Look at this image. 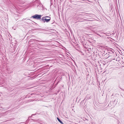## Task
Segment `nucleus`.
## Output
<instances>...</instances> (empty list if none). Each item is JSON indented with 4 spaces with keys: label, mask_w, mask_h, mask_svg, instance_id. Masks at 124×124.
<instances>
[{
    "label": "nucleus",
    "mask_w": 124,
    "mask_h": 124,
    "mask_svg": "<svg viewBox=\"0 0 124 124\" xmlns=\"http://www.w3.org/2000/svg\"><path fill=\"white\" fill-rule=\"evenodd\" d=\"M51 17L49 16H46L43 17L41 19V21H43L44 22H48L50 20Z\"/></svg>",
    "instance_id": "obj_1"
},
{
    "label": "nucleus",
    "mask_w": 124,
    "mask_h": 124,
    "mask_svg": "<svg viewBox=\"0 0 124 124\" xmlns=\"http://www.w3.org/2000/svg\"><path fill=\"white\" fill-rule=\"evenodd\" d=\"M41 15L36 14L32 16L31 17H32L34 19L39 20L41 19Z\"/></svg>",
    "instance_id": "obj_2"
},
{
    "label": "nucleus",
    "mask_w": 124,
    "mask_h": 124,
    "mask_svg": "<svg viewBox=\"0 0 124 124\" xmlns=\"http://www.w3.org/2000/svg\"><path fill=\"white\" fill-rule=\"evenodd\" d=\"M84 14H80V15H78V16L77 17L78 19V20H79V19H82V18L80 16H84Z\"/></svg>",
    "instance_id": "obj_3"
},
{
    "label": "nucleus",
    "mask_w": 124,
    "mask_h": 124,
    "mask_svg": "<svg viewBox=\"0 0 124 124\" xmlns=\"http://www.w3.org/2000/svg\"><path fill=\"white\" fill-rule=\"evenodd\" d=\"M57 119L58 120L59 122L61 124H63L62 122L60 120V119L58 117H57Z\"/></svg>",
    "instance_id": "obj_4"
},
{
    "label": "nucleus",
    "mask_w": 124,
    "mask_h": 124,
    "mask_svg": "<svg viewBox=\"0 0 124 124\" xmlns=\"http://www.w3.org/2000/svg\"><path fill=\"white\" fill-rule=\"evenodd\" d=\"M50 1L51 6V5H52L53 4L52 0H50Z\"/></svg>",
    "instance_id": "obj_5"
},
{
    "label": "nucleus",
    "mask_w": 124,
    "mask_h": 124,
    "mask_svg": "<svg viewBox=\"0 0 124 124\" xmlns=\"http://www.w3.org/2000/svg\"><path fill=\"white\" fill-rule=\"evenodd\" d=\"M91 48H89V49H88V51H91Z\"/></svg>",
    "instance_id": "obj_6"
},
{
    "label": "nucleus",
    "mask_w": 124,
    "mask_h": 124,
    "mask_svg": "<svg viewBox=\"0 0 124 124\" xmlns=\"http://www.w3.org/2000/svg\"><path fill=\"white\" fill-rule=\"evenodd\" d=\"M34 115L33 114H32L31 115V116H30L29 118V117H31L33 115Z\"/></svg>",
    "instance_id": "obj_7"
},
{
    "label": "nucleus",
    "mask_w": 124,
    "mask_h": 124,
    "mask_svg": "<svg viewBox=\"0 0 124 124\" xmlns=\"http://www.w3.org/2000/svg\"><path fill=\"white\" fill-rule=\"evenodd\" d=\"M120 88L122 90H123V91H124V89H122V88H121L120 87Z\"/></svg>",
    "instance_id": "obj_8"
},
{
    "label": "nucleus",
    "mask_w": 124,
    "mask_h": 124,
    "mask_svg": "<svg viewBox=\"0 0 124 124\" xmlns=\"http://www.w3.org/2000/svg\"><path fill=\"white\" fill-rule=\"evenodd\" d=\"M29 120H33V119H29Z\"/></svg>",
    "instance_id": "obj_9"
},
{
    "label": "nucleus",
    "mask_w": 124,
    "mask_h": 124,
    "mask_svg": "<svg viewBox=\"0 0 124 124\" xmlns=\"http://www.w3.org/2000/svg\"><path fill=\"white\" fill-rule=\"evenodd\" d=\"M37 41H39V40H36Z\"/></svg>",
    "instance_id": "obj_10"
},
{
    "label": "nucleus",
    "mask_w": 124,
    "mask_h": 124,
    "mask_svg": "<svg viewBox=\"0 0 124 124\" xmlns=\"http://www.w3.org/2000/svg\"><path fill=\"white\" fill-rule=\"evenodd\" d=\"M41 42H44V41H41Z\"/></svg>",
    "instance_id": "obj_11"
},
{
    "label": "nucleus",
    "mask_w": 124,
    "mask_h": 124,
    "mask_svg": "<svg viewBox=\"0 0 124 124\" xmlns=\"http://www.w3.org/2000/svg\"><path fill=\"white\" fill-rule=\"evenodd\" d=\"M97 35H98V34H97ZM98 35H99L98 34Z\"/></svg>",
    "instance_id": "obj_12"
},
{
    "label": "nucleus",
    "mask_w": 124,
    "mask_h": 124,
    "mask_svg": "<svg viewBox=\"0 0 124 124\" xmlns=\"http://www.w3.org/2000/svg\"><path fill=\"white\" fill-rule=\"evenodd\" d=\"M81 21V22H83V21Z\"/></svg>",
    "instance_id": "obj_13"
}]
</instances>
